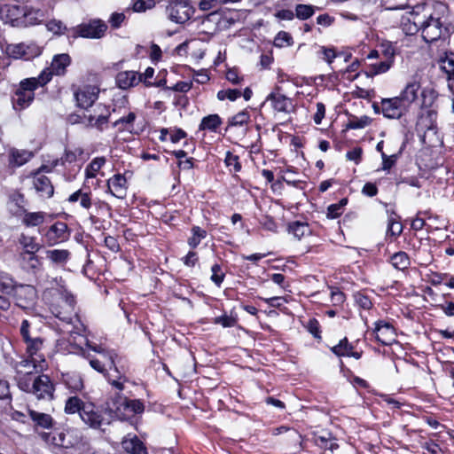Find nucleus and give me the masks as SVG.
Listing matches in <instances>:
<instances>
[{"label":"nucleus","instance_id":"42","mask_svg":"<svg viewBox=\"0 0 454 454\" xmlns=\"http://www.w3.org/2000/svg\"><path fill=\"white\" fill-rule=\"evenodd\" d=\"M85 403H83L79 397L71 396L66 401L65 412L67 414L78 412L81 416V411H82Z\"/></svg>","mask_w":454,"mask_h":454},{"label":"nucleus","instance_id":"63","mask_svg":"<svg viewBox=\"0 0 454 454\" xmlns=\"http://www.w3.org/2000/svg\"><path fill=\"white\" fill-rule=\"evenodd\" d=\"M212 276L211 280L217 286H220L224 278V273L222 271L219 264H214L211 267Z\"/></svg>","mask_w":454,"mask_h":454},{"label":"nucleus","instance_id":"12","mask_svg":"<svg viewBox=\"0 0 454 454\" xmlns=\"http://www.w3.org/2000/svg\"><path fill=\"white\" fill-rule=\"evenodd\" d=\"M408 112L409 109L397 97L381 99V113L387 119H400Z\"/></svg>","mask_w":454,"mask_h":454},{"label":"nucleus","instance_id":"10","mask_svg":"<svg viewBox=\"0 0 454 454\" xmlns=\"http://www.w3.org/2000/svg\"><path fill=\"white\" fill-rule=\"evenodd\" d=\"M11 294L16 305L23 309H32L37 299L36 290L30 285H16Z\"/></svg>","mask_w":454,"mask_h":454},{"label":"nucleus","instance_id":"39","mask_svg":"<svg viewBox=\"0 0 454 454\" xmlns=\"http://www.w3.org/2000/svg\"><path fill=\"white\" fill-rule=\"evenodd\" d=\"M43 438L49 443L55 447L67 448L69 442L66 440V434L64 432H53L51 434H43Z\"/></svg>","mask_w":454,"mask_h":454},{"label":"nucleus","instance_id":"57","mask_svg":"<svg viewBox=\"0 0 454 454\" xmlns=\"http://www.w3.org/2000/svg\"><path fill=\"white\" fill-rule=\"evenodd\" d=\"M24 51H25V43L9 45L7 48L8 54L15 59H25Z\"/></svg>","mask_w":454,"mask_h":454},{"label":"nucleus","instance_id":"3","mask_svg":"<svg viewBox=\"0 0 454 454\" xmlns=\"http://www.w3.org/2000/svg\"><path fill=\"white\" fill-rule=\"evenodd\" d=\"M59 288L56 293L59 298L56 302L51 304V311L52 314L66 323H72L74 316H76L74 311L76 301L74 296L66 288L64 281L60 278L59 281L55 279Z\"/></svg>","mask_w":454,"mask_h":454},{"label":"nucleus","instance_id":"64","mask_svg":"<svg viewBox=\"0 0 454 454\" xmlns=\"http://www.w3.org/2000/svg\"><path fill=\"white\" fill-rule=\"evenodd\" d=\"M382 54L387 60H393L395 55V47L391 42H384L381 43Z\"/></svg>","mask_w":454,"mask_h":454},{"label":"nucleus","instance_id":"59","mask_svg":"<svg viewBox=\"0 0 454 454\" xmlns=\"http://www.w3.org/2000/svg\"><path fill=\"white\" fill-rule=\"evenodd\" d=\"M109 353H113V352L111 351V352L103 354V361H100L98 359H90V366L97 372L104 374L105 372L106 371V368L108 367L107 358L106 357V356Z\"/></svg>","mask_w":454,"mask_h":454},{"label":"nucleus","instance_id":"33","mask_svg":"<svg viewBox=\"0 0 454 454\" xmlns=\"http://www.w3.org/2000/svg\"><path fill=\"white\" fill-rule=\"evenodd\" d=\"M44 220V212H27L24 210L21 222L27 227H35L43 224Z\"/></svg>","mask_w":454,"mask_h":454},{"label":"nucleus","instance_id":"8","mask_svg":"<svg viewBox=\"0 0 454 454\" xmlns=\"http://www.w3.org/2000/svg\"><path fill=\"white\" fill-rule=\"evenodd\" d=\"M194 12L195 9L188 0H171L166 7L168 19L176 24H184Z\"/></svg>","mask_w":454,"mask_h":454},{"label":"nucleus","instance_id":"19","mask_svg":"<svg viewBox=\"0 0 454 454\" xmlns=\"http://www.w3.org/2000/svg\"><path fill=\"white\" fill-rule=\"evenodd\" d=\"M54 387L49 376L43 374L37 377V381L30 392L37 399H51L53 397Z\"/></svg>","mask_w":454,"mask_h":454},{"label":"nucleus","instance_id":"11","mask_svg":"<svg viewBox=\"0 0 454 454\" xmlns=\"http://www.w3.org/2000/svg\"><path fill=\"white\" fill-rule=\"evenodd\" d=\"M48 169V166L43 165L32 175V183L35 190L43 198H51L54 194V187L48 176L43 174Z\"/></svg>","mask_w":454,"mask_h":454},{"label":"nucleus","instance_id":"6","mask_svg":"<svg viewBox=\"0 0 454 454\" xmlns=\"http://www.w3.org/2000/svg\"><path fill=\"white\" fill-rule=\"evenodd\" d=\"M107 30L106 23L100 19H93L69 28V36L90 39L102 38Z\"/></svg>","mask_w":454,"mask_h":454},{"label":"nucleus","instance_id":"50","mask_svg":"<svg viewBox=\"0 0 454 454\" xmlns=\"http://www.w3.org/2000/svg\"><path fill=\"white\" fill-rule=\"evenodd\" d=\"M241 96V91L238 89H223L217 92V98L221 101L229 99L235 101Z\"/></svg>","mask_w":454,"mask_h":454},{"label":"nucleus","instance_id":"54","mask_svg":"<svg viewBox=\"0 0 454 454\" xmlns=\"http://www.w3.org/2000/svg\"><path fill=\"white\" fill-rule=\"evenodd\" d=\"M317 54L328 64H331L337 57L335 48L320 46Z\"/></svg>","mask_w":454,"mask_h":454},{"label":"nucleus","instance_id":"28","mask_svg":"<svg viewBox=\"0 0 454 454\" xmlns=\"http://www.w3.org/2000/svg\"><path fill=\"white\" fill-rule=\"evenodd\" d=\"M18 373V387L24 392L29 393L31 388L37 381V377L31 371L22 372L20 368L17 370Z\"/></svg>","mask_w":454,"mask_h":454},{"label":"nucleus","instance_id":"35","mask_svg":"<svg viewBox=\"0 0 454 454\" xmlns=\"http://www.w3.org/2000/svg\"><path fill=\"white\" fill-rule=\"evenodd\" d=\"M222 123L221 117L216 114H213L202 118L199 129L200 130L215 132Z\"/></svg>","mask_w":454,"mask_h":454},{"label":"nucleus","instance_id":"51","mask_svg":"<svg viewBox=\"0 0 454 454\" xmlns=\"http://www.w3.org/2000/svg\"><path fill=\"white\" fill-rule=\"evenodd\" d=\"M224 162L227 167L230 168V170H233L234 172H239L241 169V164L239 162V158L238 155L233 154L230 151H228L225 154Z\"/></svg>","mask_w":454,"mask_h":454},{"label":"nucleus","instance_id":"34","mask_svg":"<svg viewBox=\"0 0 454 454\" xmlns=\"http://www.w3.org/2000/svg\"><path fill=\"white\" fill-rule=\"evenodd\" d=\"M63 382L72 392H78L83 388V381L78 373L67 372L63 374Z\"/></svg>","mask_w":454,"mask_h":454},{"label":"nucleus","instance_id":"62","mask_svg":"<svg viewBox=\"0 0 454 454\" xmlns=\"http://www.w3.org/2000/svg\"><path fill=\"white\" fill-rule=\"evenodd\" d=\"M24 53L25 59L28 60L39 56L42 53V49L35 43L25 44Z\"/></svg>","mask_w":454,"mask_h":454},{"label":"nucleus","instance_id":"41","mask_svg":"<svg viewBox=\"0 0 454 454\" xmlns=\"http://www.w3.org/2000/svg\"><path fill=\"white\" fill-rule=\"evenodd\" d=\"M440 68L447 74L448 81L454 80V53H446L441 59Z\"/></svg>","mask_w":454,"mask_h":454},{"label":"nucleus","instance_id":"9","mask_svg":"<svg viewBox=\"0 0 454 454\" xmlns=\"http://www.w3.org/2000/svg\"><path fill=\"white\" fill-rule=\"evenodd\" d=\"M73 90L76 106L84 110L94 105L100 92L98 86L90 84L76 87Z\"/></svg>","mask_w":454,"mask_h":454},{"label":"nucleus","instance_id":"21","mask_svg":"<svg viewBox=\"0 0 454 454\" xmlns=\"http://www.w3.org/2000/svg\"><path fill=\"white\" fill-rule=\"evenodd\" d=\"M373 333L376 340L383 345H390L395 340V328L387 322H376Z\"/></svg>","mask_w":454,"mask_h":454},{"label":"nucleus","instance_id":"36","mask_svg":"<svg viewBox=\"0 0 454 454\" xmlns=\"http://www.w3.org/2000/svg\"><path fill=\"white\" fill-rule=\"evenodd\" d=\"M389 262L395 269L399 270H407L411 265L409 255L403 251H399L391 255L389 258Z\"/></svg>","mask_w":454,"mask_h":454},{"label":"nucleus","instance_id":"61","mask_svg":"<svg viewBox=\"0 0 454 454\" xmlns=\"http://www.w3.org/2000/svg\"><path fill=\"white\" fill-rule=\"evenodd\" d=\"M82 150L81 149H75L74 151L66 150L64 155L61 157V165H64L66 162H75L77 160V157L82 155Z\"/></svg>","mask_w":454,"mask_h":454},{"label":"nucleus","instance_id":"49","mask_svg":"<svg viewBox=\"0 0 454 454\" xmlns=\"http://www.w3.org/2000/svg\"><path fill=\"white\" fill-rule=\"evenodd\" d=\"M249 119V113L247 110H244L230 118L228 121V126H243L248 122Z\"/></svg>","mask_w":454,"mask_h":454},{"label":"nucleus","instance_id":"22","mask_svg":"<svg viewBox=\"0 0 454 454\" xmlns=\"http://www.w3.org/2000/svg\"><path fill=\"white\" fill-rule=\"evenodd\" d=\"M127 189V179L121 174H115L107 180V191L118 199L126 197Z\"/></svg>","mask_w":454,"mask_h":454},{"label":"nucleus","instance_id":"60","mask_svg":"<svg viewBox=\"0 0 454 454\" xmlns=\"http://www.w3.org/2000/svg\"><path fill=\"white\" fill-rule=\"evenodd\" d=\"M20 333L23 342H26L36 336L32 333L30 323L27 319H24L21 322Z\"/></svg>","mask_w":454,"mask_h":454},{"label":"nucleus","instance_id":"38","mask_svg":"<svg viewBox=\"0 0 454 454\" xmlns=\"http://www.w3.org/2000/svg\"><path fill=\"white\" fill-rule=\"evenodd\" d=\"M105 157H96L94 158L85 168V180L95 178L102 168V167L106 164Z\"/></svg>","mask_w":454,"mask_h":454},{"label":"nucleus","instance_id":"40","mask_svg":"<svg viewBox=\"0 0 454 454\" xmlns=\"http://www.w3.org/2000/svg\"><path fill=\"white\" fill-rule=\"evenodd\" d=\"M20 245L25 249L23 255L35 254L40 250L41 246L35 241V238L21 234L19 239Z\"/></svg>","mask_w":454,"mask_h":454},{"label":"nucleus","instance_id":"24","mask_svg":"<svg viewBox=\"0 0 454 454\" xmlns=\"http://www.w3.org/2000/svg\"><path fill=\"white\" fill-rule=\"evenodd\" d=\"M142 82V76H137L134 71H122L115 77L116 85L121 90H128Z\"/></svg>","mask_w":454,"mask_h":454},{"label":"nucleus","instance_id":"17","mask_svg":"<svg viewBox=\"0 0 454 454\" xmlns=\"http://www.w3.org/2000/svg\"><path fill=\"white\" fill-rule=\"evenodd\" d=\"M23 6L15 4H4L0 9L1 19L4 23L10 24L12 27L21 28Z\"/></svg>","mask_w":454,"mask_h":454},{"label":"nucleus","instance_id":"15","mask_svg":"<svg viewBox=\"0 0 454 454\" xmlns=\"http://www.w3.org/2000/svg\"><path fill=\"white\" fill-rule=\"evenodd\" d=\"M110 115L109 108L106 105L98 104L94 109V114L85 115V119L89 127L103 131L107 127Z\"/></svg>","mask_w":454,"mask_h":454},{"label":"nucleus","instance_id":"1","mask_svg":"<svg viewBox=\"0 0 454 454\" xmlns=\"http://www.w3.org/2000/svg\"><path fill=\"white\" fill-rule=\"evenodd\" d=\"M48 82L49 79L45 74L20 81L12 98L13 108L16 111L27 108L35 99V90Z\"/></svg>","mask_w":454,"mask_h":454},{"label":"nucleus","instance_id":"29","mask_svg":"<svg viewBox=\"0 0 454 454\" xmlns=\"http://www.w3.org/2000/svg\"><path fill=\"white\" fill-rule=\"evenodd\" d=\"M33 154L27 150L11 149L9 153V165L12 167H20L27 163Z\"/></svg>","mask_w":454,"mask_h":454},{"label":"nucleus","instance_id":"14","mask_svg":"<svg viewBox=\"0 0 454 454\" xmlns=\"http://www.w3.org/2000/svg\"><path fill=\"white\" fill-rule=\"evenodd\" d=\"M71 64V57L67 53H61L53 56L51 67H45L40 74H46L49 82L53 75L62 76L67 73V68Z\"/></svg>","mask_w":454,"mask_h":454},{"label":"nucleus","instance_id":"55","mask_svg":"<svg viewBox=\"0 0 454 454\" xmlns=\"http://www.w3.org/2000/svg\"><path fill=\"white\" fill-rule=\"evenodd\" d=\"M403 231L402 224L396 220L395 217L390 216L388 219V226L387 235L398 237Z\"/></svg>","mask_w":454,"mask_h":454},{"label":"nucleus","instance_id":"26","mask_svg":"<svg viewBox=\"0 0 454 454\" xmlns=\"http://www.w3.org/2000/svg\"><path fill=\"white\" fill-rule=\"evenodd\" d=\"M313 441L315 444L321 449L330 450L332 451L339 447L332 433L326 430L315 433L313 435Z\"/></svg>","mask_w":454,"mask_h":454},{"label":"nucleus","instance_id":"44","mask_svg":"<svg viewBox=\"0 0 454 454\" xmlns=\"http://www.w3.org/2000/svg\"><path fill=\"white\" fill-rule=\"evenodd\" d=\"M348 203V199H341L338 203L332 204L327 208V217L334 219L339 217L344 212V207Z\"/></svg>","mask_w":454,"mask_h":454},{"label":"nucleus","instance_id":"37","mask_svg":"<svg viewBox=\"0 0 454 454\" xmlns=\"http://www.w3.org/2000/svg\"><path fill=\"white\" fill-rule=\"evenodd\" d=\"M29 416L35 426L43 428H51L53 425V419L51 415L29 410Z\"/></svg>","mask_w":454,"mask_h":454},{"label":"nucleus","instance_id":"56","mask_svg":"<svg viewBox=\"0 0 454 454\" xmlns=\"http://www.w3.org/2000/svg\"><path fill=\"white\" fill-rule=\"evenodd\" d=\"M46 27L49 31H51L54 34L62 35V34H65L66 32H67L69 34V29L60 20H50L46 24Z\"/></svg>","mask_w":454,"mask_h":454},{"label":"nucleus","instance_id":"32","mask_svg":"<svg viewBox=\"0 0 454 454\" xmlns=\"http://www.w3.org/2000/svg\"><path fill=\"white\" fill-rule=\"evenodd\" d=\"M46 258L53 264L64 266L70 259V252L67 249H51L46 251Z\"/></svg>","mask_w":454,"mask_h":454},{"label":"nucleus","instance_id":"58","mask_svg":"<svg viewBox=\"0 0 454 454\" xmlns=\"http://www.w3.org/2000/svg\"><path fill=\"white\" fill-rule=\"evenodd\" d=\"M400 153L401 151L399 152V153H395L388 156L385 153H381L382 170L389 171L391 168L395 164Z\"/></svg>","mask_w":454,"mask_h":454},{"label":"nucleus","instance_id":"13","mask_svg":"<svg viewBox=\"0 0 454 454\" xmlns=\"http://www.w3.org/2000/svg\"><path fill=\"white\" fill-rule=\"evenodd\" d=\"M115 356L116 355L114 353H109L106 356L107 358L108 367L106 368L104 376L113 387L119 391H121L124 388V382L127 381V378L120 372L115 365Z\"/></svg>","mask_w":454,"mask_h":454},{"label":"nucleus","instance_id":"2","mask_svg":"<svg viewBox=\"0 0 454 454\" xmlns=\"http://www.w3.org/2000/svg\"><path fill=\"white\" fill-rule=\"evenodd\" d=\"M107 411L114 418L120 420H126L137 414H142L145 411L144 403L138 399H128L116 394L107 401Z\"/></svg>","mask_w":454,"mask_h":454},{"label":"nucleus","instance_id":"52","mask_svg":"<svg viewBox=\"0 0 454 454\" xmlns=\"http://www.w3.org/2000/svg\"><path fill=\"white\" fill-rule=\"evenodd\" d=\"M274 44L277 47L290 46L293 44V37L291 35L285 31H280L274 38Z\"/></svg>","mask_w":454,"mask_h":454},{"label":"nucleus","instance_id":"46","mask_svg":"<svg viewBox=\"0 0 454 454\" xmlns=\"http://www.w3.org/2000/svg\"><path fill=\"white\" fill-rule=\"evenodd\" d=\"M192 233V236L189 238L188 244L192 248H195L206 238L207 231L199 226H193Z\"/></svg>","mask_w":454,"mask_h":454},{"label":"nucleus","instance_id":"48","mask_svg":"<svg viewBox=\"0 0 454 454\" xmlns=\"http://www.w3.org/2000/svg\"><path fill=\"white\" fill-rule=\"evenodd\" d=\"M215 325H220L224 328L233 327L237 325L238 319L236 316L223 314V316L216 317L213 319Z\"/></svg>","mask_w":454,"mask_h":454},{"label":"nucleus","instance_id":"31","mask_svg":"<svg viewBox=\"0 0 454 454\" xmlns=\"http://www.w3.org/2000/svg\"><path fill=\"white\" fill-rule=\"evenodd\" d=\"M123 450L131 454H147L146 449L143 442L137 437L125 438L121 442Z\"/></svg>","mask_w":454,"mask_h":454},{"label":"nucleus","instance_id":"7","mask_svg":"<svg viewBox=\"0 0 454 454\" xmlns=\"http://www.w3.org/2000/svg\"><path fill=\"white\" fill-rule=\"evenodd\" d=\"M24 343L26 345V353L31 357V360L21 361L20 366L27 368L39 367L40 370H43L44 365L42 364L45 363L44 354L43 353L44 340L40 336H35Z\"/></svg>","mask_w":454,"mask_h":454},{"label":"nucleus","instance_id":"45","mask_svg":"<svg viewBox=\"0 0 454 454\" xmlns=\"http://www.w3.org/2000/svg\"><path fill=\"white\" fill-rule=\"evenodd\" d=\"M16 284L9 274L0 271V292L11 294Z\"/></svg>","mask_w":454,"mask_h":454},{"label":"nucleus","instance_id":"27","mask_svg":"<svg viewBox=\"0 0 454 454\" xmlns=\"http://www.w3.org/2000/svg\"><path fill=\"white\" fill-rule=\"evenodd\" d=\"M332 352L338 356H351L356 359H359L362 356V352L354 350V347L348 342L347 338L340 340V342L331 348Z\"/></svg>","mask_w":454,"mask_h":454},{"label":"nucleus","instance_id":"23","mask_svg":"<svg viewBox=\"0 0 454 454\" xmlns=\"http://www.w3.org/2000/svg\"><path fill=\"white\" fill-rule=\"evenodd\" d=\"M420 90V83L413 80L406 84L404 89L401 91L397 98L401 102L410 110L411 105L417 100L419 91Z\"/></svg>","mask_w":454,"mask_h":454},{"label":"nucleus","instance_id":"16","mask_svg":"<svg viewBox=\"0 0 454 454\" xmlns=\"http://www.w3.org/2000/svg\"><path fill=\"white\" fill-rule=\"evenodd\" d=\"M280 88L277 87L274 91L270 93L266 98V101H270L272 108L284 114H290L294 111V105L290 98L281 94Z\"/></svg>","mask_w":454,"mask_h":454},{"label":"nucleus","instance_id":"18","mask_svg":"<svg viewBox=\"0 0 454 454\" xmlns=\"http://www.w3.org/2000/svg\"><path fill=\"white\" fill-rule=\"evenodd\" d=\"M67 225L63 222H57L46 231L43 240L47 246H55L68 238Z\"/></svg>","mask_w":454,"mask_h":454},{"label":"nucleus","instance_id":"30","mask_svg":"<svg viewBox=\"0 0 454 454\" xmlns=\"http://www.w3.org/2000/svg\"><path fill=\"white\" fill-rule=\"evenodd\" d=\"M287 231L300 240L301 238L310 235L311 229L305 222L294 221L288 223Z\"/></svg>","mask_w":454,"mask_h":454},{"label":"nucleus","instance_id":"47","mask_svg":"<svg viewBox=\"0 0 454 454\" xmlns=\"http://www.w3.org/2000/svg\"><path fill=\"white\" fill-rule=\"evenodd\" d=\"M315 12V7L309 4H297L295 7V16L299 20H305L310 18Z\"/></svg>","mask_w":454,"mask_h":454},{"label":"nucleus","instance_id":"43","mask_svg":"<svg viewBox=\"0 0 454 454\" xmlns=\"http://www.w3.org/2000/svg\"><path fill=\"white\" fill-rule=\"evenodd\" d=\"M136 120V114L132 112L129 113L127 116H123L114 122V127L117 128L120 131H129L133 128V123Z\"/></svg>","mask_w":454,"mask_h":454},{"label":"nucleus","instance_id":"5","mask_svg":"<svg viewBox=\"0 0 454 454\" xmlns=\"http://www.w3.org/2000/svg\"><path fill=\"white\" fill-rule=\"evenodd\" d=\"M420 31L423 40L432 43L438 40H446L450 35V28L444 25L440 18L428 16L420 25Z\"/></svg>","mask_w":454,"mask_h":454},{"label":"nucleus","instance_id":"20","mask_svg":"<svg viewBox=\"0 0 454 454\" xmlns=\"http://www.w3.org/2000/svg\"><path fill=\"white\" fill-rule=\"evenodd\" d=\"M23 11L21 28L39 25L47 18L46 12L40 8L25 5Z\"/></svg>","mask_w":454,"mask_h":454},{"label":"nucleus","instance_id":"53","mask_svg":"<svg viewBox=\"0 0 454 454\" xmlns=\"http://www.w3.org/2000/svg\"><path fill=\"white\" fill-rule=\"evenodd\" d=\"M393 65V60L385 59L379 63L372 64L371 66V73L372 75L384 74L390 69Z\"/></svg>","mask_w":454,"mask_h":454},{"label":"nucleus","instance_id":"25","mask_svg":"<svg viewBox=\"0 0 454 454\" xmlns=\"http://www.w3.org/2000/svg\"><path fill=\"white\" fill-rule=\"evenodd\" d=\"M92 194L90 187L85 188V185L69 195L67 201L69 203L79 202L80 206L89 210L92 207Z\"/></svg>","mask_w":454,"mask_h":454},{"label":"nucleus","instance_id":"4","mask_svg":"<svg viewBox=\"0 0 454 454\" xmlns=\"http://www.w3.org/2000/svg\"><path fill=\"white\" fill-rule=\"evenodd\" d=\"M82 420L90 427L100 429L111 424L112 414L107 411V402L104 409H100L92 403H86L81 411Z\"/></svg>","mask_w":454,"mask_h":454}]
</instances>
